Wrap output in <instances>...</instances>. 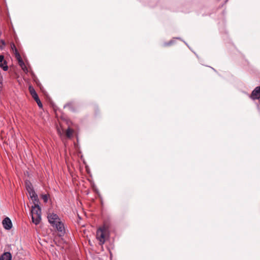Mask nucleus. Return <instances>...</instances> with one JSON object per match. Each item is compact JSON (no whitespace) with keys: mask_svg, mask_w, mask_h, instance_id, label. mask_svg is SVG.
Returning <instances> with one entry per match:
<instances>
[{"mask_svg":"<svg viewBox=\"0 0 260 260\" xmlns=\"http://www.w3.org/2000/svg\"><path fill=\"white\" fill-rule=\"evenodd\" d=\"M47 218L49 223L59 233V235L61 236L65 233V229L64 224L61 221L59 216L54 213H49L48 214Z\"/></svg>","mask_w":260,"mask_h":260,"instance_id":"obj_1","label":"nucleus"},{"mask_svg":"<svg viewBox=\"0 0 260 260\" xmlns=\"http://www.w3.org/2000/svg\"><path fill=\"white\" fill-rule=\"evenodd\" d=\"M109 236L108 227L104 225L100 227L96 231V238L99 241V243L102 246L106 242Z\"/></svg>","mask_w":260,"mask_h":260,"instance_id":"obj_2","label":"nucleus"},{"mask_svg":"<svg viewBox=\"0 0 260 260\" xmlns=\"http://www.w3.org/2000/svg\"><path fill=\"white\" fill-rule=\"evenodd\" d=\"M31 218L33 223L38 224L41 220V210L38 203H34V206L31 208Z\"/></svg>","mask_w":260,"mask_h":260,"instance_id":"obj_3","label":"nucleus"},{"mask_svg":"<svg viewBox=\"0 0 260 260\" xmlns=\"http://www.w3.org/2000/svg\"><path fill=\"white\" fill-rule=\"evenodd\" d=\"M27 190L29 193V196L30 198L32 199V200L34 201V203H39V199L38 198L37 194L36 193L35 191L33 189V188L31 187L28 185L27 186Z\"/></svg>","mask_w":260,"mask_h":260,"instance_id":"obj_4","label":"nucleus"},{"mask_svg":"<svg viewBox=\"0 0 260 260\" xmlns=\"http://www.w3.org/2000/svg\"><path fill=\"white\" fill-rule=\"evenodd\" d=\"M3 227L7 230H10L12 227V223L9 217H6L2 222Z\"/></svg>","mask_w":260,"mask_h":260,"instance_id":"obj_5","label":"nucleus"},{"mask_svg":"<svg viewBox=\"0 0 260 260\" xmlns=\"http://www.w3.org/2000/svg\"><path fill=\"white\" fill-rule=\"evenodd\" d=\"M251 98L253 100L260 98V87H257L254 89L251 93Z\"/></svg>","mask_w":260,"mask_h":260,"instance_id":"obj_6","label":"nucleus"},{"mask_svg":"<svg viewBox=\"0 0 260 260\" xmlns=\"http://www.w3.org/2000/svg\"><path fill=\"white\" fill-rule=\"evenodd\" d=\"M12 255L9 252H4L1 256L0 260H11Z\"/></svg>","mask_w":260,"mask_h":260,"instance_id":"obj_7","label":"nucleus"},{"mask_svg":"<svg viewBox=\"0 0 260 260\" xmlns=\"http://www.w3.org/2000/svg\"><path fill=\"white\" fill-rule=\"evenodd\" d=\"M29 91L34 99L39 97L34 87L31 86L29 87Z\"/></svg>","mask_w":260,"mask_h":260,"instance_id":"obj_8","label":"nucleus"},{"mask_svg":"<svg viewBox=\"0 0 260 260\" xmlns=\"http://www.w3.org/2000/svg\"><path fill=\"white\" fill-rule=\"evenodd\" d=\"M0 67L5 71H6L8 69L7 66V62L6 60H4L3 62L0 63Z\"/></svg>","mask_w":260,"mask_h":260,"instance_id":"obj_9","label":"nucleus"},{"mask_svg":"<svg viewBox=\"0 0 260 260\" xmlns=\"http://www.w3.org/2000/svg\"><path fill=\"white\" fill-rule=\"evenodd\" d=\"M73 131L70 128H68L66 131V136L68 138H71L73 135Z\"/></svg>","mask_w":260,"mask_h":260,"instance_id":"obj_10","label":"nucleus"},{"mask_svg":"<svg viewBox=\"0 0 260 260\" xmlns=\"http://www.w3.org/2000/svg\"><path fill=\"white\" fill-rule=\"evenodd\" d=\"M18 61L19 64L20 65V66L22 68V69L24 71H25V69H26V70H27L25 67V65L22 59L20 60H19Z\"/></svg>","mask_w":260,"mask_h":260,"instance_id":"obj_11","label":"nucleus"},{"mask_svg":"<svg viewBox=\"0 0 260 260\" xmlns=\"http://www.w3.org/2000/svg\"><path fill=\"white\" fill-rule=\"evenodd\" d=\"M35 100V101L37 102L38 106L40 107V108H42L43 107V105H42V104L41 102V101L40 100L39 97L37 98L36 99H34Z\"/></svg>","mask_w":260,"mask_h":260,"instance_id":"obj_12","label":"nucleus"},{"mask_svg":"<svg viewBox=\"0 0 260 260\" xmlns=\"http://www.w3.org/2000/svg\"><path fill=\"white\" fill-rule=\"evenodd\" d=\"M15 56H16V57L17 58V60H19L21 59L22 58L20 56V55L17 51L16 48H15Z\"/></svg>","mask_w":260,"mask_h":260,"instance_id":"obj_13","label":"nucleus"},{"mask_svg":"<svg viewBox=\"0 0 260 260\" xmlns=\"http://www.w3.org/2000/svg\"><path fill=\"white\" fill-rule=\"evenodd\" d=\"M42 198L44 202L47 203L48 200V196L47 194H43L42 196Z\"/></svg>","mask_w":260,"mask_h":260,"instance_id":"obj_14","label":"nucleus"},{"mask_svg":"<svg viewBox=\"0 0 260 260\" xmlns=\"http://www.w3.org/2000/svg\"><path fill=\"white\" fill-rule=\"evenodd\" d=\"M1 43H2V46H0V48H1V49H3V48H4V46H5V45H6V44H5V41H4V40H1Z\"/></svg>","mask_w":260,"mask_h":260,"instance_id":"obj_15","label":"nucleus"},{"mask_svg":"<svg viewBox=\"0 0 260 260\" xmlns=\"http://www.w3.org/2000/svg\"><path fill=\"white\" fill-rule=\"evenodd\" d=\"M4 60H5L4 55H0V63L3 62V61H4Z\"/></svg>","mask_w":260,"mask_h":260,"instance_id":"obj_16","label":"nucleus"},{"mask_svg":"<svg viewBox=\"0 0 260 260\" xmlns=\"http://www.w3.org/2000/svg\"><path fill=\"white\" fill-rule=\"evenodd\" d=\"M70 105H71V104H67V105L64 106V107L70 106Z\"/></svg>","mask_w":260,"mask_h":260,"instance_id":"obj_17","label":"nucleus"},{"mask_svg":"<svg viewBox=\"0 0 260 260\" xmlns=\"http://www.w3.org/2000/svg\"><path fill=\"white\" fill-rule=\"evenodd\" d=\"M13 46L15 48H16L14 44H13V46H11V47H13Z\"/></svg>","mask_w":260,"mask_h":260,"instance_id":"obj_18","label":"nucleus"}]
</instances>
